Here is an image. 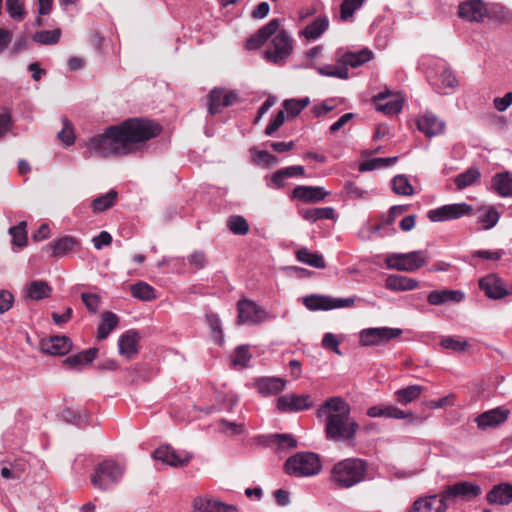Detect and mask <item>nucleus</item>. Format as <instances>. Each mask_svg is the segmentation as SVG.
<instances>
[{
	"label": "nucleus",
	"mask_w": 512,
	"mask_h": 512,
	"mask_svg": "<svg viewBox=\"0 0 512 512\" xmlns=\"http://www.w3.org/2000/svg\"><path fill=\"white\" fill-rule=\"evenodd\" d=\"M285 121V112L279 111L277 115L270 121L265 129V134L268 136L273 135L275 131H277Z\"/></svg>",
	"instance_id": "774afa93"
},
{
	"label": "nucleus",
	"mask_w": 512,
	"mask_h": 512,
	"mask_svg": "<svg viewBox=\"0 0 512 512\" xmlns=\"http://www.w3.org/2000/svg\"><path fill=\"white\" fill-rule=\"evenodd\" d=\"M285 385L286 381L279 377H262L255 382L258 392L264 396L275 395L282 392Z\"/></svg>",
	"instance_id": "bb28decb"
},
{
	"label": "nucleus",
	"mask_w": 512,
	"mask_h": 512,
	"mask_svg": "<svg viewBox=\"0 0 512 512\" xmlns=\"http://www.w3.org/2000/svg\"><path fill=\"white\" fill-rule=\"evenodd\" d=\"M218 429L221 433L228 436H235L244 433V424L230 422L226 419H220L218 421Z\"/></svg>",
	"instance_id": "5fc2aeb1"
},
{
	"label": "nucleus",
	"mask_w": 512,
	"mask_h": 512,
	"mask_svg": "<svg viewBox=\"0 0 512 512\" xmlns=\"http://www.w3.org/2000/svg\"><path fill=\"white\" fill-rule=\"evenodd\" d=\"M367 415L371 418L384 417L393 419H404L411 417V412H405L394 405H374L368 408Z\"/></svg>",
	"instance_id": "b1692460"
},
{
	"label": "nucleus",
	"mask_w": 512,
	"mask_h": 512,
	"mask_svg": "<svg viewBox=\"0 0 512 512\" xmlns=\"http://www.w3.org/2000/svg\"><path fill=\"white\" fill-rule=\"evenodd\" d=\"M160 132L161 126L155 121L131 118L92 137L89 148L102 158L125 156L137 151L142 143L158 136Z\"/></svg>",
	"instance_id": "f257e3e1"
},
{
	"label": "nucleus",
	"mask_w": 512,
	"mask_h": 512,
	"mask_svg": "<svg viewBox=\"0 0 512 512\" xmlns=\"http://www.w3.org/2000/svg\"><path fill=\"white\" fill-rule=\"evenodd\" d=\"M118 324V317L112 312H104L102 315V322L98 326L97 337L103 340L113 331Z\"/></svg>",
	"instance_id": "79ce46f5"
},
{
	"label": "nucleus",
	"mask_w": 512,
	"mask_h": 512,
	"mask_svg": "<svg viewBox=\"0 0 512 512\" xmlns=\"http://www.w3.org/2000/svg\"><path fill=\"white\" fill-rule=\"evenodd\" d=\"M356 300V296L348 298H337L328 295L312 294L303 298V304L308 310L311 311H327L332 309L351 307L354 305Z\"/></svg>",
	"instance_id": "1a4fd4ad"
},
{
	"label": "nucleus",
	"mask_w": 512,
	"mask_h": 512,
	"mask_svg": "<svg viewBox=\"0 0 512 512\" xmlns=\"http://www.w3.org/2000/svg\"><path fill=\"white\" fill-rule=\"evenodd\" d=\"M72 347L71 340L66 336H51L42 339L40 343L41 350L50 355H65Z\"/></svg>",
	"instance_id": "4be33fe9"
},
{
	"label": "nucleus",
	"mask_w": 512,
	"mask_h": 512,
	"mask_svg": "<svg viewBox=\"0 0 512 512\" xmlns=\"http://www.w3.org/2000/svg\"><path fill=\"white\" fill-rule=\"evenodd\" d=\"M237 324H260L275 317L251 300H240L237 304Z\"/></svg>",
	"instance_id": "9d476101"
},
{
	"label": "nucleus",
	"mask_w": 512,
	"mask_h": 512,
	"mask_svg": "<svg viewBox=\"0 0 512 512\" xmlns=\"http://www.w3.org/2000/svg\"><path fill=\"white\" fill-rule=\"evenodd\" d=\"M130 291L134 298L141 301H151L156 298L155 289L146 282L140 281L131 285Z\"/></svg>",
	"instance_id": "37998d69"
},
{
	"label": "nucleus",
	"mask_w": 512,
	"mask_h": 512,
	"mask_svg": "<svg viewBox=\"0 0 512 512\" xmlns=\"http://www.w3.org/2000/svg\"><path fill=\"white\" fill-rule=\"evenodd\" d=\"M6 8L13 20L20 22L24 19L26 13L21 0H6Z\"/></svg>",
	"instance_id": "6e6d98bb"
},
{
	"label": "nucleus",
	"mask_w": 512,
	"mask_h": 512,
	"mask_svg": "<svg viewBox=\"0 0 512 512\" xmlns=\"http://www.w3.org/2000/svg\"><path fill=\"white\" fill-rule=\"evenodd\" d=\"M510 415V411L503 407H497L480 414L476 419L480 429L494 428L504 423Z\"/></svg>",
	"instance_id": "aec40b11"
},
{
	"label": "nucleus",
	"mask_w": 512,
	"mask_h": 512,
	"mask_svg": "<svg viewBox=\"0 0 512 512\" xmlns=\"http://www.w3.org/2000/svg\"><path fill=\"white\" fill-rule=\"evenodd\" d=\"M62 123H63V128L60 132H58V138L61 140V142L64 145L70 146L75 141V134L73 131V127H72L71 123L66 118H63Z\"/></svg>",
	"instance_id": "052dcab7"
},
{
	"label": "nucleus",
	"mask_w": 512,
	"mask_h": 512,
	"mask_svg": "<svg viewBox=\"0 0 512 512\" xmlns=\"http://www.w3.org/2000/svg\"><path fill=\"white\" fill-rule=\"evenodd\" d=\"M139 335L136 331L129 330L118 341L119 353L127 358H132L138 351Z\"/></svg>",
	"instance_id": "c756f323"
},
{
	"label": "nucleus",
	"mask_w": 512,
	"mask_h": 512,
	"mask_svg": "<svg viewBox=\"0 0 512 512\" xmlns=\"http://www.w3.org/2000/svg\"><path fill=\"white\" fill-rule=\"evenodd\" d=\"M311 406L309 395L286 394L277 399V408L281 412H298Z\"/></svg>",
	"instance_id": "a211bd4d"
},
{
	"label": "nucleus",
	"mask_w": 512,
	"mask_h": 512,
	"mask_svg": "<svg viewBox=\"0 0 512 512\" xmlns=\"http://www.w3.org/2000/svg\"><path fill=\"white\" fill-rule=\"evenodd\" d=\"M350 405L341 397L327 399L317 410V417L325 421L326 437L334 441H349L359 428L350 416Z\"/></svg>",
	"instance_id": "f03ea898"
},
{
	"label": "nucleus",
	"mask_w": 512,
	"mask_h": 512,
	"mask_svg": "<svg viewBox=\"0 0 512 512\" xmlns=\"http://www.w3.org/2000/svg\"><path fill=\"white\" fill-rule=\"evenodd\" d=\"M384 99H385L384 93H379L378 95H376L374 97V102L376 105V109L378 111H381L390 116L396 115L401 111V109L403 107V102L401 99H399L397 97H393L392 99H389L385 103H381V101Z\"/></svg>",
	"instance_id": "f704fd0d"
},
{
	"label": "nucleus",
	"mask_w": 512,
	"mask_h": 512,
	"mask_svg": "<svg viewBox=\"0 0 512 512\" xmlns=\"http://www.w3.org/2000/svg\"><path fill=\"white\" fill-rule=\"evenodd\" d=\"M78 245V241L71 236H64L51 244L52 256L63 257Z\"/></svg>",
	"instance_id": "4c0bfd02"
},
{
	"label": "nucleus",
	"mask_w": 512,
	"mask_h": 512,
	"mask_svg": "<svg viewBox=\"0 0 512 512\" xmlns=\"http://www.w3.org/2000/svg\"><path fill=\"white\" fill-rule=\"evenodd\" d=\"M317 71L322 76L336 77L340 79H347L349 77L348 68L343 66L325 65L317 68Z\"/></svg>",
	"instance_id": "603ef678"
},
{
	"label": "nucleus",
	"mask_w": 512,
	"mask_h": 512,
	"mask_svg": "<svg viewBox=\"0 0 512 512\" xmlns=\"http://www.w3.org/2000/svg\"><path fill=\"white\" fill-rule=\"evenodd\" d=\"M334 217V209L331 207L312 208L303 212V218L310 222L320 219H332Z\"/></svg>",
	"instance_id": "09e8293b"
},
{
	"label": "nucleus",
	"mask_w": 512,
	"mask_h": 512,
	"mask_svg": "<svg viewBox=\"0 0 512 512\" xmlns=\"http://www.w3.org/2000/svg\"><path fill=\"white\" fill-rule=\"evenodd\" d=\"M500 214L494 207H489L485 213L480 217V222L483 224L484 229L493 228L499 221Z\"/></svg>",
	"instance_id": "680f3d73"
},
{
	"label": "nucleus",
	"mask_w": 512,
	"mask_h": 512,
	"mask_svg": "<svg viewBox=\"0 0 512 512\" xmlns=\"http://www.w3.org/2000/svg\"><path fill=\"white\" fill-rule=\"evenodd\" d=\"M364 0H343L341 4V19L346 21L353 16L356 10L361 8Z\"/></svg>",
	"instance_id": "4d7b16f0"
},
{
	"label": "nucleus",
	"mask_w": 512,
	"mask_h": 512,
	"mask_svg": "<svg viewBox=\"0 0 512 512\" xmlns=\"http://www.w3.org/2000/svg\"><path fill=\"white\" fill-rule=\"evenodd\" d=\"M392 190L402 196H410L414 193V188L405 175H397L392 179Z\"/></svg>",
	"instance_id": "a18cd8bd"
},
{
	"label": "nucleus",
	"mask_w": 512,
	"mask_h": 512,
	"mask_svg": "<svg viewBox=\"0 0 512 512\" xmlns=\"http://www.w3.org/2000/svg\"><path fill=\"white\" fill-rule=\"evenodd\" d=\"M251 359L248 345H240L235 349V356L232 360L235 366L246 367Z\"/></svg>",
	"instance_id": "13d9d810"
},
{
	"label": "nucleus",
	"mask_w": 512,
	"mask_h": 512,
	"mask_svg": "<svg viewBox=\"0 0 512 512\" xmlns=\"http://www.w3.org/2000/svg\"><path fill=\"white\" fill-rule=\"evenodd\" d=\"M417 128L427 137H433L443 132L445 122L435 114L426 112L417 119Z\"/></svg>",
	"instance_id": "5701e85b"
},
{
	"label": "nucleus",
	"mask_w": 512,
	"mask_h": 512,
	"mask_svg": "<svg viewBox=\"0 0 512 512\" xmlns=\"http://www.w3.org/2000/svg\"><path fill=\"white\" fill-rule=\"evenodd\" d=\"M238 101L235 92L227 91L224 88H214L209 93V113L214 115L220 113L224 108L232 106Z\"/></svg>",
	"instance_id": "2eb2a0df"
},
{
	"label": "nucleus",
	"mask_w": 512,
	"mask_h": 512,
	"mask_svg": "<svg viewBox=\"0 0 512 512\" xmlns=\"http://www.w3.org/2000/svg\"><path fill=\"white\" fill-rule=\"evenodd\" d=\"M328 26V18L326 16H320L301 30L299 36H303L308 40H316L328 29Z\"/></svg>",
	"instance_id": "7c9ffc66"
},
{
	"label": "nucleus",
	"mask_w": 512,
	"mask_h": 512,
	"mask_svg": "<svg viewBox=\"0 0 512 512\" xmlns=\"http://www.w3.org/2000/svg\"><path fill=\"white\" fill-rule=\"evenodd\" d=\"M423 387L420 385H410L408 387L396 390L394 399L401 405H407L416 400L422 393Z\"/></svg>",
	"instance_id": "e433bc0d"
},
{
	"label": "nucleus",
	"mask_w": 512,
	"mask_h": 512,
	"mask_svg": "<svg viewBox=\"0 0 512 512\" xmlns=\"http://www.w3.org/2000/svg\"><path fill=\"white\" fill-rule=\"evenodd\" d=\"M156 461L171 467L186 466L192 459V455L186 451L178 452L170 445L159 446L152 454Z\"/></svg>",
	"instance_id": "4468645a"
},
{
	"label": "nucleus",
	"mask_w": 512,
	"mask_h": 512,
	"mask_svg": "<svg viewBox=\"0 0 512 512\" xmlns=\"http://www.w3.org/2000/svg\"><path fill=\"white\" fill-rule=\"evenodd\" d=\"M448 503L443 492L421 497L413 503L411 512H446Z\"/></svg>",
	"instance_id": "6ab92c4d"
},
{
	"label": "nucleus",
	"mask_w": 512,
	"mask_h": 512,
	"mask_svg": "<svg viewBox=\"0 0 512 512\" xmlns=\"http://www.w3.org/2000/svg\"><path fill=\"white\" fill-rule=\"evenodd\" d=\"M118 193L110 190L106 194L100 195L92 201L91 207L94 213H101L111 208L117 200Z\"/></svg>",
	"instance_id": "ea45409f"
},
{
	"label": "nucleus",
	"mask_w": 512,
	"mask_h": 512,
	"mask_svg": "<svg viewBox=\"0 0 512 512\" xmlns=\"http://www.w3.org/2000/svg\"><path fill=\"white\" fill-rule=\"evenodd\" d=\"M62 31L59 28L53 30L36 31L32 35L33 42L40 45H55L60 41Z\"/></svg>",
	"instance_id": "a19ab883"
},
{
	"label": "nucleus",
	"mask_w": 512,
	"mask_h": 512,
	"mask_svg": "<svg viewBox=\"0 0 512 512\" xmlns=\"http://www.w3.org/2000/svg\"><path fill=\"white\" fill-rule=\"evenodd\" d=\"M403 331L400 328L392 327H371L362 329L359 332V343L361 346H380L388 343L392 339L398 338Z\"/></svg>",
	"instance_id": "6e6552de"
},
{
	"label": "nucleus",
	"mask_w": 512,
	"mask_h": 512,
	"mask_svg": "<svg viewBox=\"0 0 512 512\" xmlns=\"http://www.w3.org/2000/svg\"><path fill=\"white\" fill-rule=\"evenodd\" d=\"M472 206L467 203L447 204L427 212V218L432 222H444L459 219L465 215H470Z\"/></svg>",
	"instance_id": "9b49d317"
},
{
	"label": "nucleus",
	"mask_w": 512,
	"mask_h": 512,
	"mask_svg": "<svg viewBox=\"0 0 512 512\" xmlns=\"http://www.w3.org/2000/svg\"><path fill=\"white\" fill-rule=\"evenodd\" d=\"M397 159H398L397 157L369 159L360 164L359 170L360 171H372V170L388 167L390 165L395 164Z\"/></svg>",
	"instance_id": "8fccbe9b"
},
{
	"label": "nucleus",
	"mask_w": 512,
	"mask_h": 512,
	"mask_svg": "<svg viewBox=\"0 0 512 512\" xmlns=\"http://www.w3.org/2000/svg\"><path fill=\"white\" fill-rule=\"evenodd\" d=\"M328 194L327 191L318 186H297L293 190V197L305 202H319Z\"/></svg>",
	"instance_id": "c85d7f7f"
},
{
	"label": "nucleus",
	"mask_w": 512,
	"mask_h": 512,
	"mask_svg": "<svg viewBox=\"0 0 512 512\" xmlns=\"http://www.w3.org/2000/svg\"><path fill=\"white\" fill-rule=\"evenodd\" d=\"M11 114L7 108L0 109V140L10 131L11 129Z\"/></svg>",
	"instance_id": "69168bd1"
},
{
	"label": "nucleus",
	"mask_w": 512,
	"mask_h": 512,
	"mask_svg": "<svg viewBox=\"0 0 512 512\" xmlns=\"http://www.w3.org/2000/svg\"><path fill=\"white\" fill-rule=\"evenodd\" d=\"M27 223L21 221L18 225L9 229V234L12 237V244L18 247H24L27 244Z\"/></svg>",
	"instance_id": "3c124183"
},
{
	"label": "nucleus",
	"mask_w": 512,
	"mask_h": 512,
	"mask_svg": "<svg viewBox=\"0 0 512 512\" xmlns=\"http://www.w3.org/2000/svg\"><path fill=\"white\" fill-rule=\"evenodd\" d=\"M442 492L447 502L458 499L470 501L478 497L482 493V489L474 482L460 481L448 485Z\"/></svg>",
	"instance_id": "f8f14e48"
},
{
	"label": "nucleus",
	"mask_w": 512,
	"mask_h": 512,
	"mask_svg": "<svg viewBox=\"0 0 512 512\" xmlns=\"http://www.w3.org/2000/svg\"><path fill=\"white\" fill-rule=\"evenodd\" d=\"M229 230L235 235H246L249 232V224L241 215H232L227 220Z\"/></svg>",
	"instance_id": "49530a36"
},
{
	"label": "nucleus",
	"mask_w": 512,
	"mask_h": 512,
	"mask_svg": "<svg viewBox=\"0 0 512 512\" xmlns=\"http://www.w3.org/2000/svg\"><path fill=\"white\" fill-rule=\"evenodd\" d=\"M269 443L276 445L280 449L295 448L297 441L290 434H271L269 435Z\"/></svg>",
	"instance_id": "864d4df0"
},
{
	"label": "nucleus",
	"mask_w": 512,
	"mask_h": 512,
	"mask_svg": "<svg viewBox=\"0 0 512 512\" xmlns=\"http://www.w3.org/2000/svg\"><path fill=\"white\" fill-rule=\"evenodd\" d=\"M464 299V293L460 290L441 289L433 290L427 296L431 305H442L448 302L458 303Z\"/></svg>",
	"instance_id": "a878e982"
},
{
	"label": "nucleus",
	"mask_w": 512,
	"mask_h": 512,
	"mask_svg": "<svg viewBox=\"0 0 512 512\" xmlns=\"http://www.w3.org/2000/svg\"><path fill=\"white\" fill-rule=\"evenodd\" d=\"M321 467L319 456L313 452H298L285 462L286 473L294 477L316 475L320 472Z\"/></svg>",
	"instance_id": "423d86ee"
},
{
	"label": "nucleus",
	"mask_w": 512,
	"mask_h": 512,
	"mask_svg": "<svg viewBox=\"0 0 512 512\" xmlns=\"http://www.w3.org/2000/svg\"><path fill=\"white\" fill-rule=\"evenodd\" d=\"M429 79L435 91L440 94H449L458 85L453 72L445 66H441L439 74Z\"/></svg>",
	"instance_id": "412c9836"
},
{
	"label": "nucleus",
	"mask_w": 512,
	"mask_h": 512,
	"mask_svg": "<svg viewBox=\"0 0 512 512\" xmlns=\"http://www.w3.org/2000/svg\"><path fill=\"white\" fill-rule=\"evenodd\" d=\"M419 282L411 277L391 274L385 279V288L390 291H410L418 288Z\"/></svg>",
	"instance_id": "393cba45"
},
{
	"label": "nucleus",
	"mask_w": 512,
	"mask_h": 512,
	"mask_svg": "<svg viewBox=\"0 0 512 512\" xmlns=\"http://www.w3.org/2000/svg\"><path fill=\"white\" fill-rule=\"evenodd\" d=\"M279 26L278 19L270 20L247 40L246 48L257 49L274 35L264 55L268 61L274 64H283L293 51V39L285 30L278 31Z\"/></svg>",
	"instance_id": "7ed1b4c3"
},
{
	"label": "nucleus",
	"mask_w": 512,
	"mask_h": 512,
	"mask_svg": "<svg viewBox=\"0 0 512 512\" xmlns=\"http://www.w3.org/2000/svg\"><path fill=\"white\" fill-rule=\"evenodd\" d=\"M96 354L97 349L90 348L78 354L67 357L64 362L72 368L78 369L83 365L91 363L96 358Z\"/></svg>",
	"instance_id": "58836bf2"
},
{
	"label": "nucleus",
	"mask_w": 512,
	"mask_h": 512,
	"mask_svg": "<svg viewBox=\"0 0 512 512\" xmlns=\"http://www.w3.org/2000/svg\"><path fill=\"white\" fill-rule=\"evenodd\" d=\"M308 103V99H287L284 101L283 106L288 114L294 117L297 116L308 105Z\"/></svg>",
	"instance_id": "bf43d9fd"
},
{
	"label": "nucleus",
	"mask_w": 512,
	"mask_h": 512,
	"mask_svg": "<svg viewBox=\"0 0 512 512\" xmlns=\"http://www.w3.org/2000/svg\"><path fill=\"white\" fill-rule=\"evenodd\" d=\"M492 187L501 197H512V173H498L492 178Z\"/></svg>",
	"instance_id": "72a5a7b5"
},
{
	"label": "nucleus",
	"mask_w": 512,
	"mask_h": 512,
	"mask_svg": "<svg viewBox=\"0 0 512 512\" xmlns=\"http://www.w3.org/2000/svg\"><path fill=\"white\" fill-rule=\"evenodd\" d=\"M81 299L85 304L86 308L92 312L96 313L100 306V297L94 293H82Z\"/></svg>",
	"instance_id": "0e129e2a"
},
{
	"label": "nucleus",
	"mask_w": 512,
	"mask_h": 512,
	"mask_svg": "<svg viewBox=\"0 0 512 512\" xmlns=\"http://www.w3.org/2000/svg\"><path fill=\"white\" fill-rule=\"evenodd\" d=\"M372 58V52L369 49H362L358 52L348 51L344 53L340 58L339 62L345 67L350 66L357 68L364 63L368 62Z\"/></svg>",
	"instance_id": "2f4dec72"
},
{
	"label": "nucleus",
	"mask_w": 512,
	"mask_h": 512,
	"mask_svg": "<svg viewBox=\"0 0 512 512\" xmlns=\"http://www.w3.org/2000/svg\"><path fill=\"white\" fill-rule=\"evenodd\" d=\"M296 258L298 261L313 268L322 269L326 266L324 257L320 253L312 252L306 247L297 250Z\"/></svg>",
	"instance_id": "c9c22d12"
},
{
	"label": "nucleus",
	"mask_w": 512,
	"mask_h": 512,
	"mask_svg": "<svg viewBox=\"0 0 512 512\" xmlns=\"http://www.w3.org/2000/svg\"><path fill=\"white\" fill-rule=\"evenodd\" d=\"M340 344V340L333 333H326L322 339V346L326 349L332 350L334 353L338 355H342V352L339 350L338 346Z\"/></svg>",
	"instance_id": "338daca9"
},
{
	"label": "nucleus",
	"mask_w": 512,
	"mask_h": 512,
	"mask_svg": "<svg viewBox=\"0 0 512 512\" xmlns=\"http://www.w3.org/2000/svg\"><path fill=\"white\" fill-rule=\"evenodd\" d=\"M367 463L358 458H347L337 462L331 471V481L341 488H350L366 478Z\"/></svg>",
	"instance_id": "20e7f679"
},
{
	"label": "nucleus",
	"mask_w": 512,
	"mask_h": 512,
	"mask_svg": "<svg viewBox=\"0 0 512 512\" xmlns=\"http://www.w3.org/2000/svg\"><path fill=\"white\" fill-rule=\"evenodd\" d=\"M429 259L426 250H416L408 253H388L385 257L386 266L402 272H414L423 267Z\"/></svg>",
	"instance_id": "0eeeda50"
},
{
	"label": "nucleus",
	"mask_w": 512,
	"mask_h": 512,
	"mask_svg": "<svg viewBox=\"0 0 512 512\" xmlns=\"http://www.w3.org/2000/svg\"><path fill=\"white\" fill-rule=\"evenodd\" d=\"M480 176L479 169L471 167L457 175L454 182L458 189H464L476 183L480 179Z\"/></svg>",
	"instance_id": "c03bdc74"
},
{
	"label": "nucleus",
	"mask_w": 512,
	"mask_h": 512,
	"mask_svg": "<svg viewBox=\"0 0 512 512\" xmlns=\"http://www.w3.org/2000/svg\"><path fill=\"white\" fill-rule=\"evenodd\" d=\"M193 512H238L236 506L208 496H198L192 501Z\"/></svg>",
	"instance_id": "f3484780"
},
{
	"label": "nucleus",
	"mask_w": 512,
	"mask_h": 512,
	"mask_svg": "<svg viewBox=\"0 0 512 512\" xmlns=\"http://www.w3.org/2000/svg\"><path fill=\"white\" fill-rule=\"evenodd\" d=\"M440 345L444 349L458 353L467 351L471 346L466 340L451 336L443 337L440 341Z\"/></svg>",
	"instance_id": "de8ad7c7"
},
{
	"label": "nucleus",
	"mask_w": 512,
	"mask_h": 512,
	"mask_svg": "<svg viewBox=\"0 0 512 512\" xmlns=\"http://www.w3.org/2000/svg\"><path fill=\"white\" fill-rule=\"evenodd\" d=\"M479 287L490 299H502L512 295V284L495 274H490L480 279Z\"/></svg>",
	"instance_id": "ddd939ff"
},
{
	"label": "nucleus",
	"mask_w": 512,
	"mask_h": 512,
	"mask_svg": "<svg viewBox=\"0 0 512 512\" xmlns=\"http://www.w3.org/2000/svg\"><path fill=\"white\" fill-rule=\"evenodd\" d=\"M490 504L507 505L512 502V485L501 483L494 486L486 496Z\"/></svg>",
	"instance_id": "cd10ccee"
},
{
	"label": "nucleus",
	"mask_w": 512,
	"mask_h": 512,
	"mask_svg": "<svg viewBox=\"0 0 512 512\" xmlns=\"http://www.w3.org/2000/svg\"><path fill=\"white\" fill-rule=\"evenodd\" d=\"M255 162L258 165H264L266 167H271L277 164L278 159L273 154L267 151H254Z\"/></svg>",
	"instance_id": "e2e57ef3"
},
{
	"label": "nucleus",
	"mask_w": 512,
	"mask_h": 512,
	"mask_svg": "<svg viewBox=\"0 0 512 512\" xmlns=\"http://www.w3.org/2000/svg\"><path fill=\"white\" fill-rule=\"evenodd\" d=\"M458 15L469 22H482L488 15L482 0H467L459 5Z\"/></svg>",
	"instance_id": "dca6fc26"
},
{
	"label": "nucleus",
	"mask_w": 512,
	"mask_h": 512,
	"mask_svg": "<svg viewBox=\"0 0 512 512\" xmlns=\"http://www.w3.org/2000/svg\"><path fill=\"white\" fill-rule=\"evenodd\" d=\"M52 288L47 282L35 280L26 285L25 297L31 300H41L51 295Z\"/></svg>",
	"instance_id": "473e14b6"
},
{
	"label": "nucleus",
	"mask_w": 512,
	"mask_h": 512,
	"mask_svg": "<svg viewBox=\"0 0 512 512\" xmlns=\"http://www.w3.org/2000/svg\"><path fill=\"white\" fill-rule=\"evenodd\" d=\"M125 472L124 464L113 459H105L94 467L90 481L94 488L100 491H110L122 481Z\"/></svg>",
	"instance_id": "39448f33"
}]
</instances>
